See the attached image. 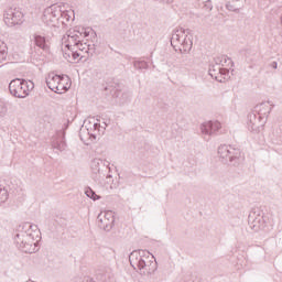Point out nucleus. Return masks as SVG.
Wrapping results in <instances>:
<instances>
[{
    "instance_id": "nucleus-7",
    "label": "nucleus",
    "mask_w": 282,
    "mask_h": 282,
    "mask_svg": "<svg viewBox=\"0 0 282 282\" xmlns=\"http://www.w3.org/2000/svg\"><path fill=\"white\" fill-rule=\"evenodd\" d=\"M218 155L225 164H237V160L241 158V150L231 148L230 145L223 144L218 148Z\"/></svg>"
},
{
    "instance_id": "nucleus-13",
    "label": "nucleus",
    "mask_w": 282,
    "mask_h": 282,
    "mask_svg": "<svg viewBox=\"0 0 282 282\" xmlns=\"http://www.w3.org/2000/svg\"><path fill=\"white\" fill-rule=\"evenodd\" d=\"M106 164L105 161H102L101 159H94L90 163V169L93 171V173L95 175H97V180H100V175H102V173H105V169H106Z\"/></svg>"
},
{
    "instance_id": "nucleus-9",
    "label": "nucleus",
    "mask_w": 282,
    "mask_h": 282,
    "mask_svg": "<svg viewBox=\"0 0 282 282\" xmlns=\"http://www.w3.org/2000/svg\"><path fill=\"white\" fill-rule=\"evenodd\" d=\"M98 227L106 232H109L111 228H113V224H116V217L113 216V212L108 210L98 215Z\"/></svg>"
},
{
    "instance_id": "nucleus-16",
    "label": "nucleus",
    "mask_w": 282,
    "mask_h": 282,
    "mask_svg": "<svg viewBox=\"0 0 282 282\" xmlns=\"http://www.w3.org/2000/svg\"><path fill=\"white\" fill-rule=\"evenodd\" d=\"M34 43L43 52H50V45H47V40L43 35L34 34Z\"/></svg>"
},
{
    "instance_id": "nucleus-17",
    "label": "nucleus",
    "mask_w": 282,
    "mask_h": 282,
    "mask_svg": "<svg viewBox=\"0 0 282 282\" xmlns=\"http://www.w3.org/2000/svg\"><path fill=\"white\" fill-rule=\"evenodd\" d=\"M66 80H69V77H59V82L57 83V86H55V90H53L55 94H63V91H67L69 89V84L66 83ZM66 83V85H65Z\"/></svg>"
},
{
    "instance_id": "nucleus-18",
    "label": "nucleus",
    "mask_w": 282,
    "mask_h": 282,
    "mask_svg": "<svg viewBox=\"0 0 282 282\" xmlns=\"http://www.w3.org/2000/svg\"><path fill=\"white\" fill-rule=\"evenodd\" d=\"M221 61L219 58L216 59V65H210L209 66V76H212V78L219 76V73L223 72L224 67H221Z\"/></svg>"
},
{
    "instance_id": "nucleus-6",
    "label": "nucleus",
    "mask_w": 282,
    "mask_h": 282,
    "mask_svg": "<svg viewBox=\"0 0 282 282\" xmlns=\"http://www.w3.org/2000/svg\"><path fill=\"white\" fill-rule=\"evenodd\" d=\"M61 17H63V11L61 7L56 4H52L44 10L42 21L48 28H58V21H61Z\"/></svg>"
},
{
    "instance_id": "nucleus-27",
    "label": "nucleus",
    "mask_w": 282,
    "mask_h": 282,
    "mask_svg": "<svg viewBox=\"0 0 282 282\" xmlns=\"http://www.w3.org/2000/svg\"><path fill=\"white\" fill-rule=\"evenodd\" d=\"M135 69H147L149 67V64L144 61L141 62H134Z\"/></svg>"
},
{
    "instance_id": "nucleus-32",
    "label": "nucleus",
    "mask_w": 282,
    "mask_h": 282,
    "mask_svg": "<svg viewBox=\"0 0 282 282\" xmlns=\"http://www.w3.org/2000/svg\"><path fill=\"white\" fill-rule=\"evenodd\" d=\"M24 252H28L29 254H34V252H36V249L32 248V249H29L28 251H24Z\"/></svg>"
},
{
    "instance_id": "nucleus-35",
    "label": "nucleus",
    "mask_w": 282,
    "mask_h": 282,
    "mask_svg": "<svg viewBox=\"0 0 282 282\" xmlns=\"http://www.w3.org/2000/svg\"><path fill=\"white\" fill-rule=\"evenodd\" d=\"M161 3H173V0H160Z\"/></svg>"
},
{
    "instance_id": "nucleus-1",
    "label": "nucleus",
    "mask_w": 282,
    "mask_h": 282,
    "mask_svg": "<svg viewBox=\"0 0 282 282\" xmlns=\"http://www.w3.org/2000/svg\"><path fill=\"white\" fill-rule=\"evenodd\" d=\"M14 245L17 248H25V246H41V230L36 225L22 223L15 228Z\"/></svg>"
},
{
    "instance_id": "nucleus-22",
    "label": "nucleus",
    "mask_w": 282,
    "mask_h": 282,
    "mask_svg": "<svg viewBox=\"0 0 282 282\" xmlns=\"http://www.w3.org/2000/svg\"><path fill=\"white\" fill-rule=\"evenodd\" d=\"M229 74H230V70H228L227 68H224L221 73H218V75H216L214 78L218 83H226L227 78L229 77Z\"/></svg>"
},
{
    "instance_id": "nucleus-14",
    "label": "nucleus",
    "mask_w": 282,
    "mask_h": 282,
    "mask_svg": "<svg viewBox=\"0 0 282 282\" xmlns=\"http://www.w3.org/2000/svg\"><path fill=\"white\" fill-rule=\"evenodd\" d=\"M64 58L68 63H74L75 61H78V58H85V55H80V53H78L75 47H66V51L64 52Z\"/></svg>"
},
{
    "instance_id": "nucleus-2",
    "label": "nucleus",
    "mask_w": 282,
    "mask_h": 282,
    "mask_svg": "<svg viewBox=\"0 0 282 282\" xmlns=\"http://www.w3.org/2000/svg\"><path fill=\"white\" fill-rule=\"evenodd\" d=\"M189 30H184L183 28H177L172 32L171 45L174 47L175 52H191L193 50V39Z\"/></svg>"
},
{
    "instance_id": "nucleus-29",
    "label": "nucleus",
    "mask_w": 282,
    "mask_h": 282,
    "mask_svg": "<svg viewBox=\"0 0 282 282\" xmlns=\"http://www.w3.org/2000/svg\"><path fill=\"white\" fill-rule=\"evenodd\" d=\"M8 113V107L6 106V102L0 101V118H3Z\"/></svg>"
},
{
    "instance_id": "nucleus-21",
    "label": "nucleus",
    "mask_w": 282,
    "mask_h": 282,
    "mask_svg": "<svg viewBox=\"0 0 282 282\" xmlns=\"http://www.w3.org/2000/svg\"><path fill=\"white\" fill-rule=\"evenodd\" d=\"M8 61V44L0 41V63H6Z\"/></svg>"
},
{
    "instance_id": "nucleus-5",
    "label": "nucleus",
    "mask_w": 282,
    "mask_h": 282,
    "mask_svg": "<svg viewBox=\"0 0 282 282\" xmlns=\"http://www.w3.org/2000/svg\"><path fill=\"white\" fill-rule=\"evenodd\" d=\"M248 225L253 232L264 230L268 226V216L262 212L261 207H253L248 216Z\"/></svg>"
},
{
    "instance_id": "nucleus-20",
    "label": "nucleus",
    "mask_w": 282,
    "mask_h": 282,
    "mask_svg": "<svg viewBox=\"0 0 282 282\" xmlns=\"http://www.w3.org/2000/svg\"><path fill=\"white\" fill-rule=\"evenodd\" d=\"M79 43H80V35L75 33L73 35H68V43L65 45V47H74L76 50Z\"/></svg>"
},
{
    "instance_id": "nucleus-4",
    "label": "nucleus",
    "mask_w": 282,
    "mask_h": 282,
    "mask_svg": "<svg viewBox=\"0 0 282 282\" xmlns=\"http://www.w3.org/2000/svg\"><path fill=\"white\" fill-rule=\"evenodd\" d=\"M32 89H34L32 80L15 78L9 84V91L14 98H28Z\"/></svg>"
},
{
    "instance_id": "nucleus-36",
    "label": "nucleus",
    "mask_w": 282,
    "mask_h": 282,
    "mask_svg": "<svg viewBox=\"0 0 282 282\" xmlns=\"http://www.w3.org/2000/svg\"><path fill=\"white\" fill-rule=\"evenodd\" d=\"M79 135H80V140H82L83 142H85V139L83 138V133H80Z\"/></svg>"
},
{
    "instance_id": "nucleus-15",
    "label": "nucleus",
    "mask_w": 282,
    "mask_h": 282,
    "mask_svg": "<svg viewBox=\"0 0 282 282\" xmlns=\"http://www.w3.org/2000/svg\"><path fill=\"white\" fill-rule=\"evenodd\" d=\"M61 77L62 76L56 75L54 73H50L47 75V77H46V85H47L48 89H51V91H54L56 89V86L61 82Z\"/></svg>"
},
{
    "instance_id": "nucleus-34",
    "label": "nucleus",
    "mask_w": 282,
    "mask_h": 282,
    "mask_svg": "<svg viewBox=\"0 0 282 282\" xmlns=\"http://www.w3.org/2000/svg\"><path fill=\"white\" fill-rule=\"evenodd\" d=\"M100 127H101L100 123H98V122L94 123V129H95V130H99Z\"/></svg>"
},
{
    "instance_id": "nucleus-28",
    "label": "nucleus",
    "mask_w": 282,
    "mask_h": 282,
    "mask_svg": "<svg viewBox=\"0 0 282 282\" xmlns=\"http://www.w3.org/2000/svg\"><path fill=\"white\" fill-rule=\"evenodd\" d=\"M75 50L78 52H85L87 54V43L79 42Z\"/></svg>"
},
{
    "instance_id": "nucleus-3",
    "label": "nucleus",
    "mask_w": 282,
    "mask_h": 282,
    "mask_svg": "<svg viewBox=\"0 0 282 282\" xmlns=\"http://www.w3.org/2000/svg\"><path fill=\"white\" fill-rule=\"evenodd\" d=\"M153 259H155L153 254L144 249H137L129 256L132 268H138L139 270H147L153 263Z\"/></svg>"
},
{
    "instance_id": "nucleus-10",
    "label": "nucleus",
    "mask_w": 282,
    "mask_h": 282,
    "mask_svg": "<svg viewBox=\"0 0 282 282\" xmlns=\"http://www.w3.org/2000/svg\"><path fill=\"white\" fill-rule=\"evenodd\" d=\"M265 119L251 111L248 116V129L253 133H259L265 127Z\"/></svg>"
},
{
    "instance_id": "nucleus-38",
    "label": "nucleus",
    "mask_w": 282,
    "mask_h": 282,
    "mask_svg": "<svg viewBox=\"0 0 282 282\" xmlns=\"http://www.w3.org/2000/svg\"><path fill=\"white\" fill-rule=\"evenodd\" d=\"M84 35L85 36H89V33H87V31L84 32Z\"/></svg>"
},
{
    "instance_id": "nucleus-25",
    "label": "nucleus",
    "mask_w": 282,
    "mask_h": 282,
    "mask_svg": "<svg viewBox=\"0 0 282 282\" xmlns=\"http://www.w3.org/2000/svg\"><path fill=\"white\" fill-rule=\"evenodd\" d=\"M85 195L89 197V199H93L94 202L100 199V196L94 192L90 187L86 188Z\"/></svg>"
},
{
    "instance_id": "nucleus-30",
    "label": "nucleus",
    "mask_w": 282,
    "mask_h": 282,
    "mask_svg": "<svg viewBox=\"0 0 282 282\" xmlns=\"http://www.w3.org/2000/svg\"><path fill=\"white\" fill-rule=\"evenodd\" d=\"M205 8H206V10H213V2L210 1V0H207L206 2H205Z\"/></svg>"
},
{
    "instance_id": "nucleus-11",
    "label": "nucleus",
    "mask_w": 282,
    "mask_h": 282,
    "mask_svg": "<svg viewBox=\"0 0 282 282\" xmlns=\"http://www.w3.org/2000/svg\"><path fill=\"white\" fill-rule=\"evenodd\" d=\"M220 129L221 123L219 121H207L200 126L203 135H215V133Z\"/></svg>"
},
{
    "instance_id": "nucleus-31",
    "label": "nucleus",
    "mask_w": 282,
    "mask_h": 282,
    "mask_svg": "<svg viewBox=\"0 0 282 282\" xmlns=\"http://www.w3.org/2000/svg\"><path fill=\"white\" fill-rule=\"evenodd\" d=\"M270 67H272V69H276V67H279V64L276 62H272L270 64Z\"/></svg>"
},
{
    "instance_id": "nucleus-19",
    "label": "nucleus",
    "mask_w": 282,
    "mask_h": 282,
    "mask_svg": "<svg viewBox=\"0 0 282 282\" xmlns=\"http://www.w3.org/2000/svg\"><path fill=\"white\" fill-rule=\"evenodd\" d=\"M226 8L229 12H239V10H241V2H239V0H229L226 3Z\"/></svg>"
},
{
    "instance_id": "nucleus-33",
    "label": "nucleus",
    "mask_w": 282,
    "mask_h": 282,
    "mask_svg": "<svg viewBox=\"0 0 282 282\" xmlns=\"http://www.w3.org/2000/svg\"><path fill=\"white\" fill-rule=\"evenodd\" d=\"M88 135H89L90 142H94V140H96V134H89V133H88Z\"/></svg>"
},
{
    "instance_id": "nucleus-24",
    "label": "nucleus",
    "mask_w": 282,
    "mask_h": 282,
    "mask_svg": "<svg viewBox=\"0 0 282 282\" xmlns=\"http://www.w3.org/2000/svg\"><path fill=\"white\" fill-rule=\"evenodd\" d=\"M8 197H10L8 189L0 185V204H6V202H8Z\"/></svg>"
},
{
    "instance_id": "nucleus-23",
    "label": "nucleus",
    "mask_w": 282,
    "mask_h": 282,
    "mask_svg": "<svg viewBox=\"0 0 282 282\" xmlns=\"http://www.w3.org/2000/svg\"><path fill=\"white\" fill-rule=\"evenodd\" d=\"M52 147L53 149H56L57 151H65V141H63V139H58L56 141L52 142Z\"/></svg>"
},
{
    "instance_id": "nucleus-12",
    "label": "nucleus",
    "mask_w": 282,
    "mask_h": 282,
    "mask_svg": "<svg viewBox=\"0 0 282 282\" xmlns=\"http://www.w3.org/2000/svg\"><path fill=\"white\" fill-rule=\"evenodd\" d=\"M252 111L263 118L265 122H268V116H270V111H272V105L270 102H261L252 109Z\"/></svg>"
},
{
    "instance_id": "nucleus-26",
    "label": "nucleus",
    "mask_w": 282,
    "mask_h": 282,
    "mask_svg": "<svg viewBox=\"0 0 282 282\" xmlns=\"http://www.w3.org/2000/svg\"><path fill=\"white\" fill-rule=\"evenodd\" d=\"M86 54L87 58H89V56H94V54H96V44H87Z\"/></svg>"
},
{
    "instance_id": "nucleus-37",
    "label": "nucleus",
    "mask_w": 282,
    "mask_h": 282,
    "mask_svg": "<svg viewBox=\"0 0 282 282\" xmlns=\"http://www.w3.org/2000/svg\"><path fill=\"white\" fill-rule=\"evenodd\" d=\"M105 127H107V122H104V124L101 126L102 129H105Z\"/></svg>"
},
{
    "instance_id": "nucleus-8",
    "label": "nucleus",
    "mask_w": 282,
    "mask_h": 282,
    "mask_svg": "<svg viewBox=\"0 0 282 282\" xmlns=\"http://www.w3.org/2000/svg\"><path fill=\"white\" fill-rule=\"evenodd\" d=\"M3 20L8 28L21 25V23H23V12L17 8H8L3 13Z\"/></svg>"
}]
</instances>
